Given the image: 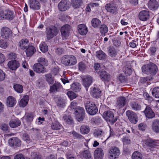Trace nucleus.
Returning <instances> with one entry per match:
<instances>
[{
  "label": "nucleus",
  "mask_w": 159,
  "mask_h": 159,
  "mask_svg": "<svg viewBox=\"0 0 159 159\" xmlns=\"http://www.w3.org/2000/svg\"><path fill=\"white\" fill-rule=\"evenodd\" d=\"M14 17L15 14L13 11L9 9L4 10L0 9V20H11Z\"/></svg>",
  "instance_id": "obj_1"
},
{
  "label": "nucleus",
  "mask_w": 159,
  "mask_h": 159,
  "mask_svg": "<svg viewBox=\"0 0 159 159\" xmlns=\"http://www.w3.org/2000/svg\"><path fill=\"white\" fill-rule=\"evenodd\" d=\"M158 140L149 139L143 141V145L144 147L147 148V151L150 152L154 151V148L157 146Z\"/></svg>",
  "instance_id": "obj_2"
},
{
  "label": "nucleus",
  "mask_w": 159,
  "mask_h": 159,
  "mask_svg": "<svg viewBox=\"0 0 159 159\" xmlns=\"http://www.w3.org/2000/svg\"><path fill=\"white\" fill-rule=\"evenodd\" d=\"M85 108L88 113L90 115H94L98 111L96 105L92 102L87 101L85 104Z\"/></svg>",
  "instance_id": "obj_3"
},
{
  "label": "nucleus",
  "mask_w": 159,
  "mask_h": 159,
  "mask_svg": "<svg viewBox=\"0 0 159 159\" xmlns=\"http://www.w3.org/2000/svg\"><path fill=\"white\" fill-rule=\"evenodd\" d=\"M103 117L108 124L111 125L114 124L117 120L116 118H114L113 113L110 111H105L103 114Z\"/></svg>",
  "instance_id": "obj_4"
},
{
  "label": "nucleus",
  "mask_w": 159,
  "mask_h": 159,
  "mask_svg": "<svg viewBox=\"0 0 159 159\" xmlns=\"http://www.w3.org/2000/svg\"><path fill=\"white\" fill-rule=\"evenodd\" d=\"M63 64L66 66L74 65L76 63V59L73 56H64L61 61Z\"/></svg>",
  "instance_id": "obj_5"
},
{
  "label": "nucleus",
  "mask_w": 159,
  "mask_h": 159,
  "mask_svg": "<svg viewBox=\"0 0 159 159\" xmlns=\"http://www.w3.org/2000/svg\"><path fill=\"white\" fill-rule=\"evenodd\" d=\"M77 120L80 122L82 121L85 118V111L83 108L77 107L75 109L74 112Z\"/></svg>",
  "instance_id": "obj_6"
},
{
  "label": "nucleus",
  "mask_w": 159,
  "mask_h": 159,
  "mask_svg": "<svg viewBox=\"0 0 159 159\" xmlns=\"http://www.w3.org/2000/svg\"><path fill=\"white\" fill-rule=\"evenodd\" d=\"M39 63L34 65V70H42L44 68V66H47L48 64V61L43 57H40L38 59Z\"/></svg>",
  "instance_id": "obj_7"
},
{
  "label": "nucleus",
  "mask_w": 159,
  "mask_h": 159,
  "mask_svg": "<svg viewBox=\"0 0 159 159\" xmlns=\"http://www.w3.org/2000/svg\"><path fill=\"white\" fill-rule=\"evenodd\" d=\"M57 33V28L54 26H51L47 28L46 31V38L48 40H50L55 36Z\"/></svg>",
  "instance_id": "obj_8"
},
{
  "label": "nucleus",
  "mask_w": 159,
  "mask_h": 159,
  "mask_svg": "<svg viewBox=\"0 0 159 159\" xmlns=\"http://www.w3.org/2000/svg\"><path fill=\"white\" fill-rule=\"evenodd\" d=\"M126 114L130 122L134 124L136 123L138 118L135 112L131 110H128L126 112Z\"/></svg>",
  "instance_id": "obj_9"
},
{
  "label": "nucleus",
  "mask_w": 159,
  "mask_h": 159,
  "mask_svg": "<svg viewBox=\"0 0 159 159\" xmlns=\"http://www.w3.org/2000/svg\"><path fill=\"white\" fill-rule=\"evenodd\" d=\"M120 154L119 149L117 147H113L109 151V158L111 159H115Z\"/></svg>",
  "instance_id": "obj_10"
},
{
  "label": "nucleus",
  "mask_w": 159,
  "mask_h": 159,
  "mask_svg": "<svg viewBox=\"0 0 159 159\" xmlns=\"http://www.w3.org/2000/svg\"><path fill=\"white\" fill-rule=\"evenodd\" d=\"M70 26L67 24L63 25L61 29V32L63 38L66 39L70 35Z\"/></svg>",
  "instance_id": "obj_11"
},
{
  "label": "nucleus",
  "mask_w": 159,
  "mask_h": 159,
  "mask_svg": "<svg viewBox=\"0 0 159 159\" xmlns=\"http://www.w3.org/2000/svg\"><path fill=\"white\" fill-rule=\"evenodd\" d=\"M70 3L67 0H62L58 5V8L61 11H65L69 9Z\"/></svg>",
  "instance_id": "obj_12"
},
{
  "label": "nucleus",
  "mask_w": 159,
  "mask_h": 159,
  "mask_svg": "<svg viewBox=\"0 0 159 159\" xmlns=\"http://www.w3.org/2000/svg\"><path fill=\"white\" fill-rule=\"evenodd\" d=\"M10 146L15 148L20 147L21 144V141L17 137H12L8 141Z\"/></svg>",
  "instance_id": "obj_13"
},
{
  "label": "nucleus",
  "mask_w": 159,
  "mask_h": 159,
  "mask_svg": "<svg viewBox=\"0 0 159 159\" xmlns=\"http://www.w3.org/2000/svg\"><path fill=\"white\" fill-rule=\"evenodd\" d=\"M29 5L30 9L35 11L39 10L41 7L40 2L37 0H29Z\"/></svg>",
  "instance_id": "obj_14"
},
{
  "label": "nucleus",
  "mask_w": 159,
  "mask_h": 159,
  "mask_svg": "<svg viewBox=\"0 0 159 159\" xmlns=\"http://www.w3.org/2000/svg\"><path fill=\"white\" fill-rule=\"evenodd\" d=\"M105 8L107 11L111 13L115 14L117 11V8L116 5L113 3H109L107 4Z\"/></svg>",
  "instance_id": "obj_15"
},
{
  "label": "nucleus",
  "mask_w": 159,
  "mask_h": 159,
  "mask_svg": "<svg viewBox=\"0 0 159 159\" xmlns=\"http://www.w3.org/2000/svg\"><path fill=\"white\" fill-rule=\"evenodd\" d=\"M83 84L86 88H87L93 82V78L91 76L86 75L83 79Z\"/></svg>",
  "instance_id": "obj_16"
},
{
  "label": "nucleus",
  "mask_w": 159,
  "mask_h": 159,
  "mask_svg": "<svg viewBox=\"0 0 159 159\" xmlns=\"http://www.w3.org/2000/svg\"><path fill=\"white\" fill-rule=\"evenodd\" d=\"M144 112L146 116L148 119L152 118L155 116V113L148 105L146 106Z\"/></svg>",
  "instance_id": "obj_17"
},
{
  "label": "nucleus",
  "mask_w": 159,
  "mask_h": 159,
  "mask_svg": "<svg viewBox=\"0 0 159 159\" xmlns=\"http://www.w3.org/2000/svg\"><path fill=\"white\" fill-rule=\"evenodd\" d=\"M7 66L11 70H16L20 66V64L17 61L12 60L8 62Z\"/></svg>",
  "instance_id": "obj_18"
},
{
  "label": "nucleus",
  "mask_w": 159,
  "mask_h": 159,
  "mask_svg": "<svg viewBox=\"0 0 159 159\" xmlns=\"http://www.w3.org/2000/svg\"><path fill=\"white\" fill-rule=\"evenodd\" d=\"M98 70H96V72L98 73V74L99 75L100 77L101 78V79L104 81H108L110 79V75L109 74L105 71H97Z\"/></svg>",
  "instance_id": "obj_19"
},
{
  "label": "nucleus",
  "mask_w": 159,
  "mask_h": 159,
  "mask_svg": "<svg viewBox=\"0 0 159 159\" xmlns=\"http://www.w3.org/2000/svg\"><path fill=\"white\" fill-rule=\"evenodd\" d=\"M11 34V32L10 29L7 27H3L1 30V35L3 38L7 39Z\"/></svg>",
  "instance_id": "obj_20"
},
{
  "label": "nucleus",
  "mask_w": 159,
  "mask_h": 159,
  "mask_svg": "<svg viewBox=\"0 0 159 159\" xmlns=\"http://www.w3.org/2000/svg\"><path fill=\"white\" fill-rule=\"evenodd\" d=\"M149 15L148 11L144 10L141 11L139 14V19L143 21L147 20L149 18Z\"/></svg>",
  "instance_id": "obj_21"
},
{
  "label": "nucleus",
  "mask_w": 159,
  "mask_h": 159,
  "mask_svg": "<svg viewBox=\"0 0 159 159\" xmlns=\"http://www.w3.org/2000/svg\"><path fill=\"white\" fill-rule=\"evenodd\" d=\"M95 159H102L104 154L102 149L101 148H98L94 152Z\"/></svg>",
  "instance_id": "obj_22"
},
{
  "label": "nucleus",
  "mask_w": 159,
  "mask_h": 159,
  "mask_svg": "<svg viewBox=\"0 0 159 159\" xmlns=\"http://www.w3.org/2000/svg\"><path fill=\"white\" fill-rule=\"evenodd\" d=\"M77 28L79 33L81 35H85L88 31L87 27L84 24H81L78 25Z\"/></svg>",
  "instance_id": "obj_23"
},
{
  "label": "nucleus",
  "mask_w": 159,
  "mask_h": 159,
  "mask_svg": "<svg viewBox=\"0 0 159 159\" xmlns=\"http://www.w3.org/2000/svg\"><path fill=\"white\" fill-rule=\"evenodd\" d=\"M29 41L27 39H22L19 42V46L22 50L27 48L28 47Z\"/></svg>",
  "instance_id": "obj_24"
},
{
  "label": "nucleus",
  "mask_w": 159,
  "mask_h": 159,
  "mask_svg": "<svg viewBox=\"0 0 159 159\" xmlns=\"http://www.w3.org/2000/svg\"><path fill=\"white\" fill-rule=\"evenodd\" d=\"M152 128L153 131L157 133H159V120L156 119L152 122Z\"/></svg>",
  "instance_id": "obj_25"
},
{
  "label": "nucleus",
  "mask_w": 159,
  "mask_h": 159,
  "mask_svg": "<svg viewBox=\"0 0 159 159\" xmlns=\"http://www.w3.org/2000/svg\"><path fill=\"white\" fill-rule=\"evenodd\" d=\"M142 70H157V67L155 64L150 62L148 64L143 65L142 67Z\"/></svg>",
  "instance_id": "obj_26"
},
{
  "label": "nucleus",
  "mask_w": 159,
  "mask_h": 159,
  "mask_svg": "<svg viewBox=\"0 0 159 159\" xmlns=\"http://www.w3.org/2000/svg\"><path fill=\"white\" fill-rule=\"evenodd\" d=\"M125 98L123 97L119 98L117 101L116 105L119 108H120L123 107L125 105L126 102Z\"/></svg>",
  "instance_id": "obj_27"
},
{
  "label": "nucleus",
  "mask_w": 159,
  "mask_h": 159,
  "mask_svg": "<svg viewBox=\"0 0 159 159\" xmlns=\"http://www.w3.org/2000/svg\"><path fill=\"white\" fill-rule=\"evenodd\" d=\"M52 129L53 130H60L61 132L63 131L62 126L58 121H55L52 123L51 125Z\"/></svg>",
  "instance_id": "obj_28"
},
{
  "label": "nucleus",
  "mask_w": 159,
  "mask_h": 159,
  "mask_svg": "<svg viewBox=\"0 0 159 159\" xmlns=\"http://www.w3.org/2000/svg\"><path fill=\"white\" fill-rule=\"evenodd\" d=\"M149 8L152 10H155L158 7L157 2L155 0H150L148 4Z\"/></svg>",
  "instance_id": "obj_29"
},
{
  "label": "nucleus",
  "mask_w": 159,
  "mask_h": 159,
  "mask_svg": "<svg viewBox=\"0 0 159 159\" xmlns=\"http://www.w3.org/2000/svg\"><path fill=\"white\" fill-rule=\"evenodd\" d=\"M61 85L58 82L54 84L50 87V92H56L59 91V89L61 88Z\"/></svg>",
  "instance_id": "obj_30"
},
{
  "label": "nucleus",
  "mask_w": 159,
  "mask_h": 159,
  "mask_svg": "<svg viewBox=\"0 0 159 159\" xmlns=\"http://www.w3.org/2000/svg\"><path fill=\"white\" fill-rule=\"evenodd\" d=\"M20 120L18 119H15L10 120L9 122L10 126L13 128L17 127L20 125Z\"/></svg>",
  "instance_id": "obj_31"
},
{
  "label": "nucleus",
  "mask_w": 159,
  "mask_h": 159,
  "mask_svg": "<svg viewBox=\"0 0 159 159\" xmlns=\"http://www.w3.org/2000/svg\"><path fill=\"white\" fill-rule=\"evenodd\" d=\"M29 100V97L28 95L23 97L19 102V105L22 107H24L28 104Z\"/></svg>",
  "instance_id": "obj_32"
},
{
  "label": "nucleus",
  "mask_w": 159,
  "mask_h": 159,
  "mask_svg": "<svg viewBox=\"0 0 159 159\" xmlns=\"http://www.w3.org/2000/svg\"><path fill=\"white\" fill-rule=\"evenodd\" d=\"M90 128L89 126L84 125L81 126L80 131V133L82 134H87L90 131Z\"/></svg>",
  "instance_id": "obj_33"
},
{
  "label": "nucleus",
  "mask_w": 159,
  "mask_h": 159,
  "mask_svg": "<svg viewBox=\"0 0 159 159\" xmlns=\"http://www.w3.org/2000/svg\"><path fill=\"white\" fill-rule=\"evenodd\" d=\"M109 55L111 57H115L117 54V52L115 48L112 46H109L107 48Z\"/></svg>",
  "instance_id": "obj_34"
},
{
  "label": "nucleus",
  "mask_w": 159,
  "mask_h": 159,
  "mask_svg": "<svg viewBox=\"0 0 159 159\" xmlns=\"http://www.w3.org/2000/svg\"><path fill=\"white\" fill-rule=\"evenodd\" d=\"M96 55L97 57L101 60H105L107 57L106 54L101 50L97 51L96 52Z\"/></svg>",
  "instance_id": "obj_35"
},
{
  "label": "nucleus",
  "mask_w": 159,
  "mask_h": 159,
  "mask_svg": "<svg viewBox=\"0 0 159 159\" xmlns=\"http://www.w3.org/2000/svg\"><path fill=\"white\" fill-rule=\"evenodd\" d=\"M101 91L95 87L92 90V96L95 98H99L101 96Z\"/></svg>",
  "instance_id": "obj_36"
},
{
  "label": "nucleus",
  "mask_w": 159,
  "mask_h": 159,
  "mask_svg": "<svg viewBox=\"0 0 159 159\" xmlns=\"http://www.w3.org/2000/svg\"><path fill=\"white\" fill-rule=\"evenodd\" d=\"M26 49V53L28 57L31 56L35 51L34 48L32 46L28 47Z\"/></svg>",
  "instance_id": "obj_37"
},
{
  "label": "nucleus",
  "mask_w": 159,
  "mask_h": 159,
  "mask_svg": "<svg viewBox=\"0 0 159 159\" xmlns=\"http://www.w3.org/2000/svg\"><path fill=\"white\" fill-rule=\"evenodd\" d=\"M71 89L72 90L75 92H79L81 89L80 84L77 82L74 83L71 85Z\"/></svg>",
  "instance_id": "obj_38"
},
{
  "label": "nucleus",
  "mask_w": 159,
  "mask_h": 159,
  "mask_svg": "<svg viewBox=\"0 0 159 159\" xmlns=\"http://www.w3.org/2000/svg\"><path fill=\"white\" fill-rule=\"evenodd\" d=\"M92 26L94 28H98L100 25L101 22L97 18H93L91 21Z\"/></svg>",
  "instance_id": "obj_39"
},
{
  "label": "nucleus",
  "mask_w": 159,
  "mask_h": 159,
  "mask_svg": "<svg viewBox=\"0 0 159 159\" xmlns=\"http://www.w3.org/2000/svg\"><path fill=\"white\" fill-rule=\"evenodd\" d=\"M72 5L74 8H79L82 3V0H71Z\"/></svg>",
  "instance_id": "obj_40"
},
{
  "label": "nucleus",
  "mask_w": 159,
  "mask_h": 159,
  "mask_svg": "<svg viewBox=\"0 0 159 159\" xmlns=\"http://www.w3.org/2000/svg\"><path fill=\"white\" fill-rule=\"evenodd\" d=\"M130 106L132 109L136 111L140 110L141 108V106L140 105L134 102L130 103Z\"/></svg>",
  "instance_id": "obj_41"
},
{
  "label": "nucleus",
  "mask_w": 159,
  "mask_h": 159,
  "mask_svg": "<svg viewBox=\"0 0 159 159\" xmlns=\"http://www.w3.org/2000/svg\"><path fill=\"white\" fill-rule=\"evenodd\" d=\"M7 102L9 107H12L15 104L16 100L13 97L9 96L7 98Z\"/></svg>",
  "instance_id": "obj_42"
},
{
  "label": "nucleus",
  "mask_w": 159,
  "mask_h": 159,
  "mask_svg": "<svg viewBox=\"0 0 159 159\" xmlns=\"http://www.w3.org/2000/svg\"><path fill=\"white\" fill-rule=\"evenodd\" d=\"M104 134V132L101 129H95L93 133L94 136L97 138H100Z\"/></svg>",
  "instance_id": "obj_43"
},
{
  "label": "nucleus",
  "mask_w": 159,
  "mask_h": 159,
  "mask_svg": "<svg viewBox=\"0 0 159 159\" xmlns=\"http://www.w3.org/2000/svg\"><path fill=\"white\" fill-rule=\"evenodd\" d=\"M34 117L33 113H26L24 118L28 122H31L33 121Z\"/></svg>",
  "instance_id": "obj_44"
},
{
  "label": "nucleus",
  "mask_w": 159,
  "mask_h": 159,
  "mask_svg": "<svg viewBox=\"0 0 159 159\" xmlns=\"http://www.w3.org/2000/svg\"><path fill=\"white\" fill-rule=\"evenodd\" d=\"M46 80L51 84L54 83V80L52 75L50 74H47L45 75Z\"/></svg>",
  "instance_id": "obj_45"
},
{
  "label": "nucleus",
  "mask_w": 159,
  "mask_h": 159,
  "mask_svg": "<svg viewBox=\"0 0 159 159\" xmlns=\"http://www.w3.org/2000/svg\"><path fill=\"white\" fill-rule=\"evenodd\" d=\"M13 88L15 91L18 93H21L23 92V86L19 84H15L13 86Z\"/></svg>",
  "instance_id": "obj_46"
},
{
  "label": "nucleus",
  "mask_w": 159,
  "mask_h": 159,
  "mask_svg": "<svg viewBox=\"0 0 159 159\" xmlns=\"http://www.w3.org/2000/svg\"><path fill=\"white\" fill-rule=\"evenodd\" d=\"M81 155L86 159H92L91 154L89 150H86L81 153Z\"/></svg>",
  "instance_id": "obj_47"
},
{
  "label": "nucleus",
  "mask_w": 159,
  "mask_h": 159,
  "mask_svg": "<svg viewBox=\"0 0 159 159\" xmlns=\"http://www.w3.org/2000/svg\"><path fill=\"white\" fill-rule=\"evenodd\" d=\"M40 50L43 52H46L48 50V46L44 42H42L39 45Z\"/></svg>",
  "instance_id": "obj_48"
},
{
  "label": "nucleus",
  "mask_w": 159,
  "mask_h": 159,
  "mask_svg": "<svg viewBox=\"0 0 159 159\" xmlns=\"http://www.w3.org/2000/svg\"><path fill=\"white\" fill-rule=\"evenodd\" d=\"M57 106L60 107H64L65 106V100L63 99L59 98L57 102Z\"/></svg>",
  "instance_id": "obj_49"
},
{
  "label": "nucleus",
  "mask_w": 159,
  "mask_h": 159,
  "mask_svg": "<svg viewBox=\"0 0 159 159\" xmlns=\"http://www.w3.org/2000/svg\"><path fill=\"white\" fill-rule=\"evenodd\" d=\"M152 94L155 98H159V87H156L153 89Z\"/></svg>",
  "instance_id": "obj_50"
},
{
  "label": "nucleus",
  "mask_w": 159,
  "mask_h": 159,
  "mask_svg": "<svg viewBox=\"0 0 159 159\" xmlns=\"http://www.w3.org/2000/svg\"><path fill=\"white\" fill-rule=\"evenodd\" d=\"M100 32L102 34H105L108 31V27L105 25H101L99 29Z\"/></svg>",
  "instance_id": "obj_51"
},
{
  "label": "nucleus",
  "mask_w": 159,
  "mask_h": 159,
  "mask_svg": "<svg viewBox=\"0 0 159 159\" xmlns=\"http://www.w3.org/2000/svg\"><path fill=\"white\" fill-rule=\"evenodd\" d=\"M132 157V159H141L142 155L140 153L136 151L133 154Z\"/></svg>",
  "instance_id": "obj_52"
},
{
  "label": "nucleus",
  "mask_w": 159,
  "mask_h": 159,
  "mask_svg": "<svg viewBox=\"0 0 159 159\" xmlns=\"http://www.w3.org/2000/svg\"><path fill=\"white\" fill-rule=\"evenodd\" d=\"M79 70H85L86 69L89 65L88 63H84L83 62H80L79 63Z\"/></svg>",
  "instance_id": "obj_53"
},
{
  "label": "nucleus",
  "mask_w": 159,
  "mask_h": 159,
  "mask_svg": "<svg viewBox=\"0 0 159 159\" xmlns=\"http://www.w3.org/2000/svg\"><path fill=\"white\" fill-rule=\"evenodd\" d=\"M63 120L67 124H71L73 122V120L70 116H67L64 115L63 117Z\"/></svg>",
  "instance_id": "obj_54"
},
{
  "label": "nucleus",
  "mask_w": 159,
  "mask_h": 159,
  "mask_svg": "<svg viewBox=\"0 0 159 159\" xmlns=\"http://www.w3.org/2000/svg\"><path fill=\"white\" fill-rule=\"evenodd\" d=\"M72 134H73V136L74 137L75 139L81 140L83 139H84V137L83 136L75 132V131H73Z\"/></svg>",
  "instance_id": "obj_55"
},
{
  "label": "nucleus",
  "mask_w": 159,
  "mask_h": 159,
  "mask_svg": "<svg viewBox=\"0 0 159 159\" xmlns=\"http://www.w3.org/2000/svg\"><path fill=\"white\" fill-rule=\"evenodd\" d=\"M22 138L23 140L28 143H29L31 141L29 135L27 133H25L23 134Z\"/></svg>",
  "instance_id": "obj_56"
},
{
  "label": "nucleus",
  "mask_w": 159,
  "mask_h": 159,
  "mask_svg": "<svg viewBox=\"0 0 159 159\" xmlns=\"http://www.w3.org/2000/svg\"><path fill=\"white\" fill-rule=\"evenodd\" d=\"M67 94L71 100H73L77 97L76 94L72 91H68L67 92Z\"/></svg>",
  "instance_id": "obj_57"
},
{
  "label": "nucleus",
  "mask_w": 159,
  "mask_h": 159,
  "mask_svg": "<svg viewBox=\"0 0 159 159\" xmlns=\"http://www.w3.org/2000/svg\"><path fill=\"white\" fill-rule=\"evenodd\" d=\"M8 45V43L6 40H0V47L3 48H5Z\"/></svg>",
  "instance_id": "obj_58"
},
{
  "label": "nucleus",
  "mask_w": 159,
  "mask_h": 159,
  "mask_svg": "<svg viewBox=\"0 0 159 159\" xmlns=\"http://www.w3.org/2000/svg\"><path fill=\"white\" fill-rule=\"evenodd\" d=\"M9 128V127L7 125L5 124H2L1 126V129L5 132L7 131Z\"/></svg>",
  "instance_id": "obj_59"
},
{
  "label": "nucleus",
  "mask_w": 159,
  "mask_h": 159,
  "mask_svg": "<svg viewBox=\"0 0 159 159\" xmlns=\"http://www.w3.org/2000/svg\"><path fill=\"white\" fill-rule=\"evenodd\" d=\"M44 85L43 80H39L37 81L36 83V86L37 87L40 88L43 86Z\"/></svg>",
  "instance_id": "obj_60"
},
{
  "label": "nucleus",
  "mask_w": 159,
  "mask_h": 159,
  "mask_svg": "<svg viewBox=\"0 0 159 159\" xmlns=\"http://www.w3.org/2000/svg\"><path fill=\"white\" fill-rule=\"evenodd\" d=\"M7 57L10 59H15L16 58V54L13 52L9 53L7 56Z\"/></svg>",
  "instance_id": "obj_61"
},
{
  "label": "nucleus",
  "mask_w": 159,
  "mask_h": 159,
  "mask_svg": "<svg viewBox=\"0 0 159 159\" xmlns=\"http://www.w3.org/2000/svg\"><path fill=\"white\" fill-rule=\"evenodd\" d=\"M156 48L155 47H150L149 49V51L151 55H153L156 52Z\"/></svg>",
  "instance_id": "obj_62"
},
{
  "label": "nucleus",
  "mask_w": 159,
  "mask_h": 159,
  "mask_svg": "<svg viewBox=\"0 0 159 159\" xmlns=\"http://www.w3.org/2000/svg\"><path fill=\"white\" fill-rule=\"evenodd\" d=\"M122 141L125 144H129L130 141L128 137H124L122 138Z\"/></svg>",
  "instance_id": "obj_63"
},
{
  "label": "nucleus",
  "mask_w": 159,
  "mask_h": 159,
  "mask_svg": "<svg viewBox=\"0 0 159 159\" xmlns=\"http://www.w3.org/2000/svg\"><path fill=\"white\" fill-rule=\"evenodd\" d=\"M118 80L121 83H124L126 81V79L124 76L120 75L118 78Z\"/></svg>",
  "instance_id": "obj_64"
}]
</instances>
